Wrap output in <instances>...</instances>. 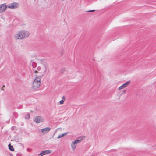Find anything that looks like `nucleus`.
<instances>
[{
  "label": "nucleus",
  "mask_w": 156,
  "mask_h": 156,
  "mask_svg": "<svg viewBox=\"0 0 156 156\" xmlns=\"http://www.w3.org/2000/svg\"><path fill=\"white\" fill-rule=\"evenodd\" d=\"M2 90H4L3 89H2Z\"/></svg>",
  "instance_id": "23"
},
{
  "label": "nucleus",
  "mask_w": 156,
  "mask_h": 156,
  "mask_svg": "<svg viewBox=\"0 0 156 156\" xmlns=\"http://www.w3.org/2000/svg\"><path fill=\"white\" fill-rule=\"evenodd\" d=\"M30 35L29 32L25 30H22L15 34L14 38L16 40L22 39L27 37Z\"/></svg>",
  "instance_id": "1"
},
{
  "label": "nucleus",
  "mask_w": 156,
  "mask_h": 156,
  "mask_svg": "<svg viewBox=\"0 0 156 156\" xmlns=\"http://www.w3.org/2000/svg\"><path fill=\"white\" fill-rule=\"evenodd\" d=\"M44 121V119L42 117L40 116L36 117L34 120V121L37 123L43 122Z\"/></svg>",
  "instance_id": "7"
},
{
  "label": "nucleus",
  "mask_w": 156,
  "mask_h": 156,
  "mask_svg": "<svg viewBox=\"0 0 156 156\" xmlns=\"http://www.w3.org/2000/svg\"><path fill=\"white\" fill-rule=\"evenodd\" d=\"M51 129L50 127H48L41 129H40V131L41 133L44 134L49 132Z\"/></svg>",
  "instance_id": "6"
},
{
  "label": "nucleus",
  "mask_w": 156,
  "mask_h": 156,
  "mask_svg": "<svg viewBox=\"0 0 156 156\" xmlns=\"http://www.w3.org/2000/svg\"><path fill=\"white\" fill-rule=\"evenodd\" d=\"M155 146H156V144H155Z\"/></svg>",
  "instance_id": "26"
},
{
  "label": "nucleus",
  "mask_w": 156,
  "mask_h": 156,
  "mask_svg": "<svg viewBox=\"0 0 156 156\" xmlns=\"http://www.w3.org/2000/svg\"><path fill=\"white\" fill-rule=\"evenodd\" d=\"M67 133H63V134H62L59 135V138H60L62 137L64 135H66Z\"/></svg>",
  "instance_id": "15"
},
{
  "label": "nucleus",
  "mask_w": 156,
  "mask_h": 156,
  "mask_svg": "<svg viewBox=\"0 0 156 156\" xmlns=\"http://www.w3.org/2000/svg\"><path fill=\"white\" fill-rule=\"evenodd\" d=\"M42 66H41V65L38 66L37 68V69L38 71H41L42 69L43 71V74H42V76H43L45 74V72L44 73V68L43 69H42Z\"/></svg>",
  "instance_id": "11"
},
{
  "label": "nucleus",
  "mask_w": 156,
  "mask_h": 156,
  "mask_svg": "<svg viewBox=\"0 0 156 156\" xmlns=\"http://www.w3.org/2000/svg\"><path fill=\"white\" fill-rule=\"evenodd\" d=\"M7 5V8L14 9L18 8L19 6V4L18 2H12L9 3Z\"/></svg>",
  "instance_id": "4"
},
{
  "label": "nucleus",
  "mask_w": 156,
  "mask_h": 156,
  "mask_svg": "<svg viewBox=\"0 0 156 156\" xmlns=\"http://www.w3.org/2000/svg\"><path fill=\"white\" fill-rule=\"evenodd\" d=\"M31 65H32L33 67H35L36 66L35 65V63H34V62H32V63H31Z\"/></svg>",
  "instance_id": "19"
},
{
  "label": "nucleus",
  "mask_w": 156,
  "mask_h": 156,
  "mask_svg": "<svg viewBox=\"0 0 156 156\" xmlns=\"http://www.w3.org/2000/svg\"><path fill=\"white\" fill-rule=\"evenodd\" d=\"M94 11H95L94 10H91L87 11L86 12H94Z\"/></svg>",
  "instance_id": "20"
},
{
  "label": "nucleus",
  "mask_w": 156,
  "mask_h": 156,
  "mask_svg": "<svg viewBox=\"0 0 156 156\" xmlns=\"http://www.w3.org/2000/svg\"><path fill=\"white\" fill-rule=\"evenodd\" d=\"M51 152L52 151L51 150H47L43 151L38 154V156H42L46 154H50L51 153Z\"/></svg>",
  "instance_id": "8"
},
{
  "label": "nucleus",
  "mask_w": 156,
  "mask_h": 156,
  "mask_svg": "<svg viewBox=\"0 0 156 156\" xmlns=\"http://www.w3.org/2000/svg\"><path fill=\"white\" fill-rule=\"evenodd\" d=\"M65 71V68H63L60 71V73H63Z\"/></svg>",
  "instance_id": "18"
},
{
  "label": "nucleus",
  "mask_w": 156,
  "mask_h": 156,
  "mask_svg": "<svg viewBox=\"0 0 156 156\" xmlns=\"http://www.w3.org/2000/svg\"><path fill=\"white\" fill-rule=\"evenodd\" d=\"M82 139L83 138H82L80 140H76L75 141V142L77 144L80 143Z\"/></svg>",
  "instance_id": "14"
},
{
  "label": "nucleus",
  "mask_w": 156,
  "mask_h": 156,
  "mask_svg": "<svg viewBox=\"0 0 156 156\" xmlns=\"http://www.w3.org/2000/svg\"><path fill=\"white\" fill-rule=\"evenodd\" d=\"M34 73H38V72L37 70H36L34 71Z\"/></svg>",
  "instance_id": "22"
},
{
  "label": "nucleus",
  "mask_w": 156,
  "mask_h": 156,
  "mask_svg": "<svg viewBox=\"0 0 156 156\" xmlns=\"http://www.w3.org/2000/svg\"><path fill=\"white\" fill-rule=\"evenodd\" d=\"M7 9V5L5 3L0 4V14L4 12Z\"/></svg>",
  "instance_id": "5"
},
{
  "label": "nucleus",
  "mask_w": 156,
  "mask_h": 156,
  "mask_svg": "<svg viewBox=\"0 0 156 156\" xmlns=\"http://www.w3.org/2000/svg\"><path fill=\"white\" fill-rule=\"evenodd\" d=\"M57 138H58V136L57 137Z\"/></svg>",
  "instance_id": "25"
},
{
  "label": "nucleus",
  "mask_w": 156,
  "mask_h": 156,
  "mask_svg": "<svg viewBox=\"0 0 156 156\" xmlns=\"http://www.w3.org/2000/svg\"><path fill=\"white\" fill-rule=\"evenodd\" d=\"M76 144L75 141L72 142L71 144V148L73 151H74L75 150L76 146Z\"/></svg>",
  "instance_id": "10"
},
{
  "label": "nucleus",
  "mask_w": 156,
  "mask_h": 156,
  "mask_svg": "<svg viewBox=\"0 0 156 156\" xmlns=\"http://www.w3.org/2000/svg\"><path fill=\"white\" fill-rule=\"evenodd\" d=\"M65 100V98L64 96H63L62 98V99L60 101L59 103L61 104H62Z\"/></svg>",
  "instance_id": "12"
},
{
  "label": "nucleus",
  "mask_w": 156,
  "mask_h": 156,
  "mask_svg": "<svg viewBox=\"0 0 156 156\" xmlns=\"http://www.w3.org/2000/svg\"><path fill=\"white\" fill-rule=\"evenodd\" d=\"M30 117V115L29 114H27L25 116L26 119H29Z\"/></svg>",
  "instance_id": "16"
},
{
  "label": "nucleus",
  "mask_w": 156,
  "mask_h": 156,
  "mask_svg": "<svg viewBox=\"0 0 156 156\" xmlns=\"http://www.w3.org/2000/svg\"><path fill=\"white\" fill-rule=\"evenodd\" d=\"M21 154L20 153H18L17 154L16 156H21Z\"/></svg>",
  "instance_id": "21"
},
{
  "label": "nucleus",
  "mask_w": 156,
  "mask_h": 156,
  "mask_svg": "<svg viewBox=\"0 0 156 156\" xmlns=\"http://www.w3.org/2000/svg\"><path fill=\"white\" fill-rule=\"evenodd\" d=\"M5 87V86H4V85H3V87H2V88H3V87Z\"/></svg>",
  "instance_id": "24"
},
{
  "label": "nucleus",
  "mask_w": 156,
  "mask_h": 156,
  "mask_svg": "<svg viewBox=\"0 0 156 156\" xmlns=\"http://www.w3.org/2000/svg\"><path fill=\"white\" fill-rule=\"evenodd\" d=\"M130 83V81H127L122 86H120L119 88V90H121L123 89L126 87Z\"/></svg>",
  "instance_id": "9"
},
{
  "label": "nucleus",
  "mask_w": 156,
  "mask_h": 156,
  "mask_svg": "<svg viewBox=\"0 0 156 156\" xmlns=\"http://www.w3.org/2000/svg\"><path fill=\"white\" fill-rule=\"evenodd\" d=\"M41 84V78L39 77H36L33 81L32 88L34 90H36L40 87Z\"/></svg>",
  "instance_id": "2"
},
{
  "label": "nucleus",
  "mask_w": 156,
  "mask_h": 156,
  "mask_svg": "<svg viewBox=\"0 0 156 156\" xmlns=\"http://www.w3.org/2000/svg\"><path fill=\"white\" fill-rule=\"evenodd\" d=\"M9 149L10 150L12 151H13L14 150V148L12 146L10 145V144H9Z\"/></svg>",
  "instance_id": "13"
},
{
  "label": "nucleus",
  "mask_w": 156,
  "mask_h": 156,
  "mask_svg": "<svg viewBox=\"0 0 156 156\" xmlns=\"http://www.w3.org/2000/svg\"><path fill=\"white\" fill-rule=\"evenodd\" d=\"M63 53V49L60 50V52L59 53V55H62Z\"/></svg>",
  "instance_id": "17"
},
{
  "label": "nucleus",
  "mask_w": 156,
  "mask_h": 156,
  "mask_svg": "<svg viewBox=\"0 0 156 156\" xmlns=\"http://www.w3.org/2000/svg\"><path fill=\"white\" fill-rule=\"evenodd\" d=\"M37 63L38 65L43 66L44 67V72L46 71L48 67V64L45 59L43 58H39L37 59Z\"/></svg>",
  "instance_id": "3"
}]
</instances>
